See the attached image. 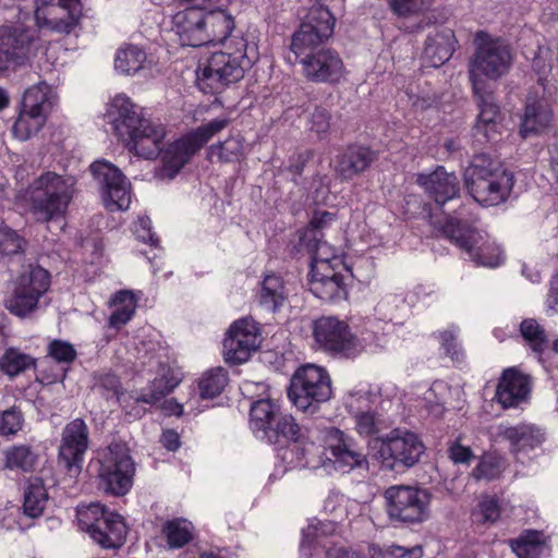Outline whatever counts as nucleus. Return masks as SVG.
<instances>
[{
  "instance_id": "1",
  "label": "nucleus",
  "mask_w": 558,
  "mask_h": 558,
  "mask_svg": "<svg viewBox=\"0 0 558 558\" xmlns=\"http://www.w3.org/2000/svg\"><path fill=\"white\" fill-rule=\"evenodd\" d=\"M108 117L117 135L124 142L129 150L145 159H154L161 153L166 137V128L144 116L131 99L117 95L110 102Z\"/></svg>"
},
{
  "instance_id": "2",
  "label": "nucleus",
  "mask_w": 558,
  "mask_h": 558,
  "mask_svg": "<svg viewBox=\"0 0 558 558\" xmlns=\"http://www.w3.org/2000/svg\"><path fill=\"white\" fill-rule=\"evenodd\" d=\"M75 193V177L48 170L19 192L16 198L28 207L36 221L49 222L65 215Z\"/></svg>"
},
{
  "instance_id": "3",
  "label": "nucleus",
  "mask_w": 558,
  "mask_h": 558,
  "mask_svg": "<svg viewBox=\"0 0 558 558\" xmlns=\"http://www.w3.org/2000/svg\"><path fill=\"white\" fill-rule=\"evenodd\" d=\"M464 181L474 201L487 207L505 203L514 184L512 172L485 154L474 156L465 169Z\"/></svg>"
},
{
  "instance_id": "4",
  "label": "nucleus",
  "mask_w": 558,
  "mask_h": 558,
  "mask_svg": "<svg viewBox=\"0 0 558 558\" xmlns=\"http://www.w3.org/2000/svg\"><path fill=\"white\" fill-rule=\"evenodd\" d=\"M234 51L214 52L197 69V85L204 93L216 94L228 85L243 78L252 60L246 53L247 43L243 37L232 39Z\"/></svg>"
},
{
  "instance_id": "5",
  "label": "nucleus",
  "mask_w": 558,
  "mask_h": 558,
  "mask_svg": "<svg viewBox=\"0 0 558 558\" xmlns=\"http://www.w3.org/2000/svg\"><path fill=\"white\" fill-rule=\"evenodd\" d=\"M474 46L475 50L469 63V75L473 92H480L483 87H488L483 77L496 81L509 72L513 56L505 40L485 31L475 33Z\"/></svg>"
},
{
  "instance_id": "6",
  "label": "nucleus",
  "mask_w": 558,
  "mask_h": 558,
  "mask_svg": "<svg viewBox=\"0 0 558 558\" xmlns=\"http://www.w3.org/2000/svg\"><path fill=\"white\" fill-rule=\"evenodd\" d=\"M226 117L216 118L192 130L181 138L171 143L162 153L160 177L173 179L207 142L229 125Z\"/></svg>"
},
{
  "instance_id": "7",
  "label": "nucleus",
  "mask_w": 558,
  "mask_h": 558,
  "mask_svg": "<svg viewBox=\"0 0 558 558\" xmlns=\"http://www.w3.org/2000/svg\"><path fill=\"white\" fill-rule=\"evenodd\" d=\"M371 449L373 458L389 471L414 466L425 452L420 437L407 429H393L386 438L375 439Z\"/></svg>"
},
{
  "instance_id": "8",
  "label": "nucleus",
  "mask_w": 558,
  "mask_h": 558,
  "mask_svg": "<svg viewBox=\"0 0 558 558\" xmlns=\"http://www.w3.org/2000/svg\"><path fill=\"white\" fill-rule=\"evenodd\" d=\"M80 529L105 549L121 547L128 529L122 515L95 502L77 509Z\"/></svg>"
},
{
  "instance_id": "9",
  "label": "nucleus",
  "mask_w": 558,
  "mask_h": 558,
  "mask_svg": "<svg viewBox=\"0 0 558 558\" xmlns=\"http://www.w3.org/2000/svg\"><path fill=\"white\" fill-rule=\"evenodd\" d=\"M99 464V485L107 494L123 496L131 489L135 468L124 444L109 445L101 452Z\"/></svg>"
},
{
  "instance_id": "10",
  "label": "nucleus",
  "mask_w": 558,
  "mask_h": 558,
  "mask_svg": "<svg viewBox=\"0 0 558 558\" xmlns=\"http://www.w3.org/2000/svg\"><path fill=\"white\" fill-rule=\"evenodd\" d=\"M288 396L298 409L314 411L317 404L329 400L331 396L330 377L320 366L304 365L293 375Z\"/></svg>"
},
{
  "instance_id": "11",
  "label": "nucleus",
  "mask_w": 558,
  "mask_h": 558,
  "mask_svg": "<svg viewBox=\"0 0 558 558\" xmlns=\"http://www.w3.org/2000/svg\"><path fill=\"white\" fill-rule=\"evenodd\" d=\"M442 233L457 246L465 251L470 258L478 266L497 267L504 262L502 250L494 243H484L476 246L481 235L470 225L450 217L441 226Z\"/></svg>"
},
{
  "instance_id": "12",
  "label": "nucleus",
  "mask_w": 558,
  "mask_h": 558,
  "mask_svg": "<svg viewBox=\"0 0 558 558\" xmlns=\"http://www.w3.org/2000/svg\"><path fill=\"white\" fill-rule=\"evenodd\" d=\"M335 17L323 7H313L292 37L291 51L298 59L316 52L333 34Z\"/></svg>"
},
{
  "instance_id": "13",
  "label": "nucleus",
  "mask_w": 558,
  "mask_h": 558,
  "mask_svg": "<svg viewBox=\"0 0 558 558\" xmlns=\"http://www.w3.org/2000/svg\"><path fill=\"white\" fill-rule=\"evenodd\" d=\"M387 512L390 519L417 523L427 518L429 495L412 486H391L385 492Z\"/></svg>"
},
{
  "instance_id": "14",
  "label": "nucleus",
  "mask_w": 558,
  "mask_h": 558,
  "mask_svg": "<svg viewBox=\"0 0 558 558\" xmlns=\"http://www.w3.org/2000/svg\"><path fill=\"white\" fill-rule=\"evenodd\" d=\"M48 288L47 270L38 266H28L16 279L14 293L8 301V310L19 317L28 315L37 307L39 298Z\"/></svg>"
},
{
  "instance_id": "15",
  "label": "nucleus",
  "mask_w": 558,
  "mask_h": 558,
  "mask_svg": "<svg viewBox=\"0 0 558 558\" xmlns=\"http://www.w3.org/2000/svg\"><path fill=\"white\" fill-rule=\"evenodd\" d=\"M37 31L25 27L0 28V71L22 65L35 56Z\"/></svg>"
},
{
  "instance_id": "16",
  "label": "nucleus",
  "mask_w": 558,
  "mask_h": 558,
  "mask_svg": "<svg viewBox=\"0 0 558 558\" xmlns=\"http://www.w3.org/2000/svg\"><path fill=\"white\" fill-rule=\"evenodd\" d=\"M34 4L37 27L57 33H71L82 15L80 0H34Z\"/></svg>"
},
{
  "instance_id": "17",
  "label": "nucleus",
  "mask_w": 558,
  "mask_h": 558,
  "mask_svg": "<svg viewBox=\"0 0 558 558\" xmlns=\"http://www.w3.org/2000/svg\"><path fill=\"white\" fill-rule=\"evenodd\" d=\"M324 448L327 460L336 471L349 473L354 469L366 470L368 461L354 439L342 430L331 427L325 433Z\"/></svg>"
},
{
  "instance_id": "18",
  "label": "nucleus",
  "mask_w": 558,
  "mask_h": 558,
  "mask_svg": "<svg viewBox=\"0 0 558 558\" xmlns=\"http://www.w3.org/2000/svg\"><path fill=\"white\" fill-rule=\"evenodd\" d=\"M313 337L318 348L330 354L350 356L356 351L357 340L343 320L323 316L313 323Z\"/></svg>"
},
{
  "instance_id": "19",
  "label": "nucleus",
  "mask_w": 558,
  "mask_h": 558,
  "mask_svg": "<svg viewBox=\"0 0 558 558\" xmlns=\"http://www.w3.org/2000/svg\"><path fill=\"white\" fill-rule=\"evenodd\" d=\"M90 171L98 181L101 197L110 211L126 210L131 204L130 183L123 173L112 163L96 161L90 165Z\"/></svg>"
},
{
  "instance_id": "20",
  "label": "nucleus",
  "mask_w": 558,
  "mask_h": 558,
  "mask_svg": "<svg viewBox=\"0 0 558 558\" xmlns=\"http://www.w3.org/2000/svg\"><path fill=\"white\" fill-rule=\"evenodd\" d=\"M89 446V429L82 418L68 423L59 447V461L72 476L81 473L84 456Z\"/></svg>"
},
{
  "instance_id": "21",
  "label": "nucleus",
  "mask_w": 558,
  "mask_h": 558,
  "mask_svg": "<svg viewBox=\"0 0 558 558\" xmlns=\"http://www.w3.org/2000/svg\"><path fill=\"white\" fill-rule=\"evenodd\" d=\"M260 344V333L256 323L250 318L236 320L223 341L225 360L241 364L248 360Z\"/></svg>"
},
{
  "instance_id": "22",
  "label": "nucleus",
  "mask_w": 558,
  "mask_h": 558,
  "mask_svg": "<svg viewBox=\"0 0 558 558\" xmlns=\"http://www.w3.org/2000/svg\"><path fill=\"white\" fill-rule=\"evenodd\" d=\"M299 60L304 76L314 83H337L344 74L342 59L331 49L323 48Z\"/></svg>"
},
{
  "instance_id": "23",
  "label": "nucleus",
  "mask_w": 558,
  "mask_h": 558,
  "mask_svg": "<svg viewBox=\"0 0 558 558\" xmlns=\"http://www.w3.org/2000/svg\"><path fill=\"white\" fill-rule=\"evenodd\" d=\"M416 183L439 206L456 198L460 193V182L457 175L446 171L442 166H438L430 173H418Z\"/></svg>"
},
{
  "instance_id": "24",
  "label": "nucleus",
  "mask_w": 558,
  "mask_h": 558,
  "mask_svg": "<svg viewBox=\"0 0 558 558\" xmlns=\"http://www.w3.org/2000/svg\"><path fill=\"white\" fill-rule=\"evenodd\" d=\"M477 100L480 113L473 126V135L478 141L490 142L495 141L499 133L498 119L500 116L499 108L495 102L493 93L488 87H483L480 92H473Z\"/></svg>"
},
{
  "instance_id": "25",
  "label": "nucleus",
  "mask_w": 558,
  "mask_h": 558,
  "mask_svg": "<svg viewBox=\"0 0 558 558\" xmlns=\"http://www.w3.org/2000/svg\"><path fill=\"white\" fill-rule=\"evenodd\" d=\"M458 41L449 27L435 28L425 41L424 58L430 66L438 68L453 54Z\"/></svg>"
},
{
  "instance_id": "26",
  "label": "nucleus",
  "mask_w": 558,
  "mask_h": 558,
  "mask_svg": "<svg viewBox=\"0 0 558 558\" xmlns=\"http://www.w3.org/2000/svg\"><path fill=\"white\" fill-rule=\"evenodd\" d=\"M530 391L529 377L514 368L502 373L496 390V399L504 408L517 407Z\"/></svg>"
},
{
  "instance_id": "27",
  "label": "nucleus",
  "mask_w": 558,
  "mask_h": 558,
  "mask_svg": "<svg viewBox=\"0 0 558 558\" xmlns=\"http://www.w3.org/2000/svg\"><path fill=\"white\" fill-rule=\"evenodd\" d=\"M496 436L508 440L510 450L514 454L523 450L534 449L544 441V434L531 424L515 426L499 424L496 428Z\"/></svg>"
},
{
  "instance_id": "28",
  "label": "nucleus",
  "mask_w": 558,
  "mask_h": 558,
  "mask_svg": "<svg viewBox=\"0 0 558 558\" xmlns=\"http://www.w3.org/2000/svg\"><path fill=\"white\" fill-rule=\"evenodd\" d=\"M307 247L313 255L311 279H343V276L337 270V267L341 265L337 254H332L331 257L322 254V250L327 248V242L317 240L316 234H313V240H310Z\"/></svg>"
},
{
  "instance_id": "29",
  "label": "nucleus",
  "mask_w": 558,
  "mask_h": 558,
  "mask_svg": "<svg viewBox=\"0 0 558 558\" xmlns=\"http://www.w3.org/2000/svg\"><path fill=\"white\" fill-rule=\"evenodd\" d=\"M376 159V154L365 146H350L340 156L337 172L345 180L364 172Z\"/></svg>"
},
{
  "instance_id": "30",
  "label": "nucleus",
  "mask_w": 558,
  "mask_h": 558,
  "mask_svg": "<svg viewBox=\"0 0 558 558\" xmlns=\"http://www.w3.org/2000/svg\"><path fill=\"white\" fill-rule=\"evenodd\" d=\"M181 383L180 374L171 368H162L161 374L156 377L149 387L140 395L130 396L134 403L156 404Z\"/></svg>"
},
{
  "instance_id": "31",
  "label": "nucleus",
  "mask_w": 558,
  "mask_h": 558,
  "mask_svg": "<svg viewBox=\"0 0 558 558\" xmlns=\"http://www.w3.org/2000/svg\"><path fill=\"white\" fill-rule=\"evenodd\" d=\"M56 101L57 95L53 87L46 82H39L25 90L21 107L40 113L47 119Z\"/></svg>"
},
{
  "instance_id": "32",
  "label": "nucleus",
  "mask_w": 558,
  "mask_h": 558,
  "mask_svg": "<svg viewBox=\"0 0 558 558\" xmlns=\"http://www.w3.org/2000/svg\"><path fill=\"white\" fill-rule=\"evenodd\" d=\"M147 64L146 52L135 46L126 45L118 49L114 58V69L124 75H135Z\"/></svg>"
},
{
  "instance_id": "33",
  "label": "nucleus",
  "mask_w": 558,
  "mask_h": 558,
  "mask_svg": "<svg viewBox=\"0 0 558 558\" xmlns=\"http://www.w3.org/2000/svg\"><path fill=\"white\" fill-rule=\"evenodd\" d=\"M551 113L541 101H533L525 106L520 133L529 137L544 130L550 122Z\"/></svg>"
},
{
  "instance_id": "34",
  "label": "nucleus",
  "mask_w": 558,
  "mask_h": 558,
  "mask_svg": "<svg viewBox=\"0 0 558 558\" xmlns=\"http://www.w3.org/2000/svg\"><path fill=\"white\" fill-rule=\"evenodd\" d=\"M161 533L165 536L170 549L182 548L194 537V525L192 522L177 518L163 523Z\"/></svg>"
},
{
  "instance_id": "35",
  "label": "nucleus",
  "mask_w": 558,
  "mask_h": 558,
  "mask_svg": "<svg viewBox=\"0 0 558 558\" xmlns=\"http://www.w3.org/2000/svg\"><path fill=\"white\" fill-rule=\"evenodd\" d=\"M287 295L288 292L281 277L276 275L265 276L259 294L262 306L268 311L275 312L282 306Z\"/></svg>"
},
{
  "instance_id": "36",
  "label": "nucleus",
  "mask_w": 558,
  "mask_h": 558,
  "mask_svg": "<svg viewBox=\"0 0 558 558\" xmlns=\"http://www.w3.org/2000/svg\"><path fill=\"white\" fill-rule=\"evenodd\" d=\"M35 367L36 359L16 348L7 349L0 356V371L11 378Z\"/></svg>"
},
{
  "instance_id": "37",
  "label": "nucleus",
  "mask_w": 558,
  "mask_h": 558,
  "mask_svg": "<svg viewBox=\"0 0 558 558\" xmlns=\"http://www.w3.org/2000/svg\"><path fill=\"white\" fill-rule=\"evenodd\" d=\"M279 414V407L269 399L255 401L251 407L250 422L255 432L267 434Z\"/></svg>"
},
{
  "instance_id": "38",
  "label": "nucleus",
  "mask_w": 558,
  "mask_h": 558,
  "mask_svg": "<svg viewBox=\"0 0 558 558\" xmlns=\"http://www.w3.org/2000/svg\"><path fill=\"white\" fill-rule=\"evenodd\" d=\"M502 504L494 496H482L471 511V520L478 525H493L501 517Z\"/></svg>"
},
{
  "instance_id": "39",
  "label": "nucleus",
  "mask_w": 558,
  "mask_h": 558,
  "mask_svg": "<svg viewBox=\"0 0 558 558\" xmlns=\"http://www.w3.org/2000/svg\"><path fill=\"white\" fill-rule=\"evenodd\" d=\"M112 311L109 317V325L116 329L124 326L134 315L136 301L132 292L119 291L112 299Z\"/></svg>"
},
{
  "instance_id": "40",
  "label": "nucleus",
  "mask_w": 558,
  "mask_h": 558,
  "mask_svg": "<svg viewBox=\"0 0 558 558\" xmlns=\"http://www.w3.org/2000/svg\"><path fill=\"white\" fill-rule=\"evenodd\" d=\"M99 392H101L106 398L116 397L120 404L126 409L130 399V396H125L120 391L121 385L119 378L113 374H104L97 378V381L94 386ZM126 414L134 416L135 418L141 417L145 412L143 409L134 408L131 411L125 410Z\"/></svg>"
},
{
  "instance_id": "41",
  "label": "nucleus",
  "mask_w": 558,
  "mask_h": 558,
  "mask_svg": "<svg viewBox=\"0 0 558 558\" xmlns=\"http://www.w3.org/2000/svg\"><path fill=\"white\" fill-rule=\"evenodd\" d=\"M48 501V494L40 478H34L29 482L24 494L23 509L26 515L38 518Z\"/></svg>"
},
{
  "instance_id": "42",
  "label": "nucleus",
  "mask_w": 558,
  "mask_h": 558,
  "mask_svg": "<svg viewBox=\"0 0 558 558\" xmlns=\"http://www.w3.org/2000/svg\"><path fill=\"white\" fill-rule=\"evenodd\" d=\"M46 121L47 119L40 113L21 107L19 117L12 126V133L20 141H27L43 129Z\"/></svg>"
},
{
  "instance_id": "43",
  "label": "nucleus",
  "mask_w": 558,
  "mask_h": 558,
  "mask_svg": "<svg viewBox=\"0 0 558 558\" xmlns=\"http://www.w3.org/2000/svg\"><path fill=\"white\" fill-rule=\"evenodd\" d=\"M308 286L310 291L323 301L333 302L347 295L343 279H310Z\"/></svg>"
},
{
  "instance_id": "44",
  "label": "nucleus",
  "mask_w": 558,
  "mask_h": 558,
  "mask_svg": "<svg viewBox=\"0 0 558 558\" xmlns=\"http://www.w3.org/2000/svg\"><path fill=\"white\" fill-rule=\"evenodd\" d=\"M244 154V143L241 136H230L226 141L214 144L208 148L209 158L218 161L232 162L239 160Z\"/></svg>"
},
{
  "instance_id": "45",
  "label": "nucleus",
  "mask_w": 558,
  "mask_h": 558,
  "mask_svg": "<svg viewBox=\"0 0 558 558\" xmlns=\"http://www.w3.org/2000/svg\"><path fill=\"white\" fill-rule=\"evenodd\" d=\"M409 554L411 553L400 546H393L387 549H381L376 546L369 548V558H407ZM326 556L327 558H365L344 547H331L327 550Z\"/></svg>"
},
{
  "instance_id": "46",
  "label": "nucleus",
  "mask_w": 558,
  "mask_h": 558,
  "mask_svg": "<svg viewBox=\"0 0 558 558\" xmlns=\"http://www.w3.org/2000/svg\"><path fill=\"white\" fill-rule=\"evenodd\" d=\"M228 383V373L222 367H216L204 374L199 381L201 397L213 399L221 393Z\"/></svg>"
},
{
  "instance_id": "47",
  "label": "nucleus",
  "mask_w": 558,
  "mask_h": 558,
  "mask_svg": "<svg viewBox=\"0 0 558 558\" xmlns=\"http://www.w3.org/2000/svg\"><path fill=\"white\" fill-rule=\"evenodd\" d=\"M520 332L531 349L542 353L548 342L544 328L533 318L524 319L520 325Z\"/></svg>"
},
{
  "instance_id": "48",
  "label": "nucleus",
  "mask_w": 558,
  "mask_h": 558,
  "mask_svg": "<svg viewBox=\"0 0 558 558\" xmlns=\"http://www.w3.org/2000/svg\"><path fill=\"white\" fill-rule=\"evenodd\" d=\"M36 461L35 453L26 445L13 446L5 451V466L29 471Z\"/></svg>"
},
{
  "instance_id": "49",
  "label": "nucleus",
  "mask_w": 558,
  "mask_h": 558,
  "mask_svg": "<svg viewBox=\"0 0 558 558\" xmlns=\"http://www.w3.org/2000/svg\"><path fill=\"white\" fill-rule=\"evenodd\" d=\"M290 450L298 454L299 466L316 469L320 465L319 447L313 441H304L302 438Z\"/></svg>"
},
{
  "instance_id": "50",
  "label": "nucleus",
  "mask_w": 558,
  "mask_h": 558,
  "mask_svg": "<svg viewBox=\"0 0 558 558\" xmlns=\"http://www.w3.org/2000/svg\"><path fill=\"white\" fill-rule=\"evenodd\" d=\"M388 7L399 17L416 15L428 9L433 0H387Z\"/></svg>"
},
{
  "instance_id": "51",
  "label": "nucleus",
  "mask_w": 558,
  "mask_h": 558,
  "mask_svg": "<svg viewBox=\"0 0 558 558\" xmlns=\"http://www.w3.org/2000/svg\"><path fill=\"white\" fill-rule=\"evenodd\" d=\"M25 241L11 228L0 225V254L13 255L23 251Z\"/></svg>"
},
{
  "instance_id": "52",
  "label": "nucleus",
  "mask_w": 558,
  "mask_h": 558,
  "mask_svg": "<svg viewBox=\"0 0 558 558\" xmlns=\"http://www.w3.org/2000/svg\"><path fill=\"white\" fill-rule=\"evenodd\" d=\"M275 433L282 436L288 440H292L293 444L299 442L304 436L301 426L295 422L293 416L283 414L278 417L276 423Z\"/></svg>"
},
{
  "instance_id": "53",
  "label": "nucleus",
  "mask_w": 558,
  "mask_h": 558,
  "mask_svg": "<svg viewBox=\"0 0 558 558\" xmlns=\"http://www.w3.org/2000/svg\"><path fill=\"white\" fill-rule=\"evenodd\" d=\"M330 119L331 114L326 108L316 106L307 117L310 131L318 136H325L330 129Z\"/></svg>"
},
{
  "instance_id": "54",
  "label": "nucleus",
  "mask_w": 558,
  "mask_h": 558,
  "mask_svg": "<svg viewBox=\"0 0 558 558\" xmlns=\"http://www.w3.org/2000/svg\"><path fill=\"white\" fill-rule=\"evenodd\" d=\"M23 426V415L16 408L0 413V436L16 434Z\"/></svg>"
},
{
  "instance_id": "55",
  "label": "nucleus",
  "mask_w": 558,
  "mask_h": 558,
  "mask_svg": "<svg viewBox=\"0 0 558 558\" xmlns=\"http://www.w3.org/2000/svg\"><path fill=\"white\" fill-rule=\"evenodd\" d=\"M49 355L59 363H72L76 359L74 347L62 340H53L48 347Z\"/></svg>"
},
{
  "instance_id": "56",
  "label": "nucleus",
  "mask_w": 558,
  "mask_h": 558,
  "mask_svg": "<svg viewBox=\"0 0 558 558\" xmlns=\"http://www.w3.org/2000/svg\"><path fill=\"white\" fill-rule=\"evenodd\" d=\"M355 428L361 436H372L379 432V421L371 412H361L355 416Z\"/></svg>"
},
{
  "instance_id": "57",
  "label": "nucleus",
  "mask_w": 558,
  "mask_h": 558,
  "mask_svg": "<svg viewBox=\"0 0 558 558\" xmlns=\"http://www.w3.org/2000/svg\"><path fill=\"white\" fill-rule=\"evenodd\" d=\"M441 345L446 350V353L451 356L452 360L460 361L462 353L456 341V330H446L440 333Z\"/></svg>"
},
{
  "instance_id": "58",
  "label": "nucleus",
  "mask_w": 558,
  "mask_h": 558,
  "mask_svg": "<svg viewBox=\"0 0 558 558\" xmlns=\"http://www.w3.org/2000/svg\"><path fill=\"white\" fill-rule=\"evenodd\" d=\"M448 453L454 463H469L474 457L471 448L462 446L458 440L448 448Z\"/></svg>"
},
{
  "instance_id": "59",
  "label": "nucleus",
  "mask_w": 558,
  "mask_h": 558,
  "mask_svg": "<svg viewBox=\"0 0 558 558\" xmlns=\"http://www.w3.org/2000/svg\"><path fill=\"white\" fill-rule=\"evenodd\" d=\"M316 545H322V541L318 535V529L315 525H310L307 529L303 530L301 551L304 555H311V548Z\"/></svg>"
},
{
  "instance_id": "60",
  "label": "nucleus",
  "mask_w": 558,
  "mask_h": 558,
  "mask_svg": "<svg viewBox=\"0 0 558 558\" xmlns=\"http://www.w3.org/2000/svg\"><path fill=\"white\" fill-rule=\"evenodd\" d=\"M511 547L519 558H534L538 555L541 547L529 545L523 541H511Z\"/></svg>"
},
{
  "instance_id": "61",
  "label": "nucleus",
  "mask_w": 558,
  "mask_h": 558,
  "mask_svg": "<svg viewBox=\"0 0 558 558\" xmlns=\"http://www.w3.org/2000/svg\"><path fill=\"white\" fill-rule=\"evenodd\" d=\"M137 238L143 242L155 243V235L150 231V220L148 218H141L135 227Z\"/></svg>"
},
{
  "instance_id": "62",
  "label": "nucleus",
  "mask_w": 558,
  "mask_h": 558,
  "mask_svg": "<svg viewBox=\"0 0 558 558\" xmlns=\"http://www.w3.org/2000/svg\"><path fill=\"white\" fill-rule=\"evenodd\" d=\"M312 156L313 154L308 150L299 154L295 161L290 165L289 171L293 175H300L303 172L306 162L312 158Z\"/></svg>"
},
{
  "instance_id": "63",
  "label": "nucleus",
  "mask_w": 558,
  "mask_h": 558,
  "mask_svg": "<svg viewBox=\"0 0 558 558\" xmlns=\"http://www.w3.org/2000/svg\"><path fill=\"white\" fill-rule=\"evenodd\" d=\"M547 306L554 314L558 313V277L554 278L550 283Z\"/></svg>"
},
{
  "instance_id": "64",
  "label": "nucleus",
  "mask_w": 558,
  "mask_h": 558,
  "mask_svg": "<svg viewBox=\"0 0 558 558\" xmlns=\"http://www.w3.org/2000/svg\"><path fill=\"white\" fill-rule=\"evenodd\" d=\"M548 163L554 177L558 180V142L548 147Z\"/></svg>"
}]
</instances>
